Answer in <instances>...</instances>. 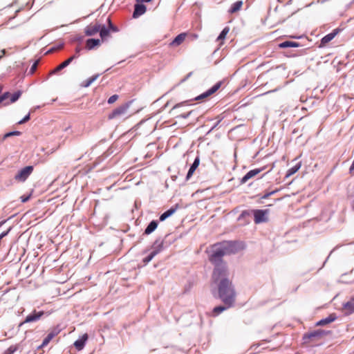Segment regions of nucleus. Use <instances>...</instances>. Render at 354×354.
Returning <instances> with one entry per match:
<instances>
[{
	"label": "nucleus",
	"mask_w": 354,
	"mask_h": 354,
	"mask_svg": "<svg viewBox=\"0 0 354 354\" xmlns=\"http://www.w3.org/2000/svg\"><path fill=\"white\" fill-rule=\"evenodd\" d=\"M229 30L230 28L228 27H225L218 37L217 40L221 41L220 45L223 44V41L225 39L227 34L229 32Z\"/></svg>",
	"instance_id": "26"
},
{
	"label": "nucleus",
	"mask_w": 354,
	"mask_h": 354,
	"mask_svg": "<svg viewBox=\"0 0 354 354\" xmlns=\"http://www.w3.org/2000/svg\"><path fill=\"white\" fill-rule=\"evenodd\" d=\"M29 198H30V196H26V197H25V196H21V201H22L23 203H26V201H28Z\"/></svg>",
	"instance_id": "41"
},
{
	"label": "nucleus",
	"mask_w": 354,
	"mask_h": 354,
	"mask_svg": "<svg viewBox=\"0 0 354 354\" xmlns=\"http://www.w3.org/2000/svg\"><path fill=\"white\" fill-rule=\"evenodd\" d=\"M218 268L213 271L212 283L218 288L219 298L227 306L231 307L235 301V292L232 283L227 279V272Z\"/></svg>",
	"instance_id": "1"
},
{
	"label": "nucleus",
	"mask_w": 354,
	"mask_h": 354,
	"mask_svg": "<svg viewBox=\"0 0 354 354\" xmlns=\"http://www.w3.org/2000/svg\"><path fill=\"white\" fill-rule=\"evenodd\" d=\"M243 6V1H238L235 3H234L230 9L229 10V12L230 13H234V12H238L239 10H241V7Z\"/></svg>",
	"instance_id": "23"
},
{
	"label": "nucleus",
	"mask_w": 354,
	"mask_h": 354,
	"mask_svg": "<svg viewBox=\"0 0 354 354\" xmlns=\"http://www.w3.org/2000/svg\"><path fill=\"white\" fill-rule=\"evenodd\" d=\"M187 33L183 32L177 35L174 39L169 44L171 47H176L180 45L185 39Z\"/></svg>",
	"instance_id": "8"
},
{
	"label": "nucleus",
	"mask_w": 354,
	"mask_h": 354,
	"mask_svg": "<svg viewBox=\"0 0 354 354\" xmlns=\"http://www.w3.org/2000/svg\"><path fill=\"white\" fill-rule=\"evenodd\" d=\"M68 64H67V62L66 61H64V62H62V64H60L59 66H57L53 71L51 73H55L61 70H62L63 68H64L65 67L68 66Z\"/></svg>",
	"instance_id": "29"
},
{
	"label": "nucleus",
	"mask_w": 354,
	"mask_h": 354,
	"mask_svg": "<svg viewBox=\"0 0 354 354\" xmlns=\"http://www.w3.org/2000/svg\"><path fill=\"white\" fill-rule=\"evenodd\" d=\"M324 334H325V333H324V330H316V331H313V332L309 333L308 334L306 335V336L308 338H310V339L311 338H320Z\"/></svg>",
	"instance_id": "24"
},
{
	"label": "nucleus",
	"mask_w": 354,
	"mask_h": 354,
	"mask_svg": "<svg viewBox=\"0 0 354 354\" xmlns=\"http://www.w3.org/2000/svg\"><path fill=\"white\" fill-rule=\"evenodd\" d=\"M58 334V332L56 331L55 330H53L52 331H50L48 335L44 338V339L43 340V342L41 345V347H44L46 346H47L49 342Z\"/></svg>",
	"instance_id": "15"
},
{
	"label": "nucleus",
	"mask_w": 354,
	"mask_h": 354,
	"mask_svg": "<svg viewBox=\"0 0 354 354\" xmlns=\"http://www.w3.org/2000/svg\"><path fill=\"white\" fill-rule=\"evenodd\" d=\"M299 44L295 41H286L279 44V47L281 48H289V47H299Z\"/></svg>",
	"instance_id": "21"
},
{
	"label": "nucleus",
	"mask_w": 354,
	"mask_h": 354,
	"mask_svg": "<svg viewBox=\"0 0 354 354\" xmlns=\"http://www.w3.org/2000/svg\"><path fill=\"white\" fill-rule=\"evenodd\" d=\"M275 192H271L270 193H268L266 194H265L262 198H268L270 195H272V194H274Z\"/></svg>",
	"instance_id": "42"
},
{
	"label": "nucleus",
	"mask_w": 354,
	"mask_h": 354,
	"mask_svg": "<svg viewBox=\"0 0 354 354\" xmlns=\"http://www.w3.org/2000/svg\"><path fill=\"white\" fill-rule=\"evenodd\" d=\"M43 315H44V312H42V311H40V312L34 311L33 313L28 315L26 317V319L24 320V322L23 323H21V324H23L24 323L36 322L38 319H39V318Z\"/></svg>",
	"instance_id": "7"
},
{
	"label": "nucleus",
	"mask_w": 354,
	"mask_h": 354,
	"mask_svg": "<svg viewBox=\"0 0 354 354\" xmlns=\"http://www.w3.org/2000/svg\"><path fill=\"white\" fill-rule=\"evenodd\" d=\"M199 162H200L199 158L198 157L196 158V159L194 160L193 164L192 165V166L190 167V168H189V169L188 171V173H187V176H186V179L187 180H189L192 177V176L194 173L195 170L198 167Z\"/></svg>",
	"instance_id": "14"
},
{
	"label": "nucleus",
	"mask_w": 354,
	"mask_h": 354,
	"mask_svg": "<svg viewBox=\"0 0 354 354\" xmlns=\"http://www.w3.org/2000/svg\"><path fill=\"white\" fill-rule=\"evenodd\" d=\"M232 247V244L230 243H223L214 245L212 248L211 254L209 259L215 266L214 270L218 268L221 270L223 273L227 272L226 266L222 261V257L230 252V248Z\"/></svg>",
	"instance_id": "2"
},
{
	"label": "nucleus",
	"mask_w": 354,
	"mask_h": 354,
	"mask_svg": "<svg viewBox=\"0 0 354 354\" xmlns=\"http://www.w3.org/2000/svg\"><path fill=\"white\" fill-rule=\"evenodd\" d=\"M336 317L335 315H330L328 317L321 319L317 323V326H324L326 324H328L329 323H331L334 320H335Z\"/></svg>",
	"instance_id": "20"
},
{
	"label": "nucleus",
	"mask_w": 354,
	"mask_h": 354,
	"mask_svg": "<svg viewBox=\"0 0 354 354\" xmlns=\"http://www.w3.org/2000/svg\"><path fill=\"white\" fill-rule=\"evenodd\" d=\"M76 58H77V56H76V55H72L71 57H70L68 59H66V60H65V61H66V62H67V64L69 65V64L72 62V61H73V59H76Z\"/></svg>",
	"instance_id": "37"
},
{
	"label": "nucleus",
	"mask_w": 354,
	"mask_h": 354,
	"mask_svg": "<svg viewBox=\"0 0 354 354\" xmlns=\"http://www.w3.org/2000/svg\"><path fill=\"white\" fill-rule=\"evenodd\" d=\"M30 113H28L27 115H26L21 120L19 121V124H24L26 122H28L29 120H30Z\"/></svg>",
	"instance_id": "33"
},
{
	"label": "nucleus",
	"mask_w": 354,
	"mask_h": 354,
	"mask_svg": "<svg viewBox=\"0 0 354 354\" xmlns=\"http://www.w3.org/2000/svg\"><path fill=\"white\" fill-rule=\"evenodd\" d=\"M111 32V31L107 28H106L104 26L100 25V29L99 32L100 37L102 38V41L106 40V38L109 36Z\"/></svg>",
	"instance_id": "18"
},
{
	"label": "nucleus",
	"mask_w": 354,
	"mask_h": 354,
	"mask_svg": "<svg viewBox=\"0 0 354 354\" xmlns=\"http://www.w3.org/2000/svg\"><path fill=\"white\" fill-rule=\"evenodd\" d=\"M220 86H221V83L216 84L211 88H209L206 92L203 93V94H201V95L197 97L196 99L200 100V99H203V98L207 97L212 95L220 88Z\"/></svg>",
	"instance_id": "9"
},
{
	"label": "nucleus",
	"mask_w": 354,
	"mask_h": 354,
	"mask_svg": "<svg viewBox=\"0 0 354 354\" xmlns=\"http://www.w3.org/2000/svg\"><path fill=\"white\" fill-rule=\"evenodd\" d=\"M138 3H142V2H150L152 0H136Z\"/></svg>",
	"instance_id": "45"
},
{
	"label": "nucleus",
	"mask_w": 354,
	"mask_h": 354,
	"mask_svg": "<svg viewBox=\"0 0 354 354\" xmlns=\"http://www.w3.org/2000/svg\"><path fill=\"white\" fill-rule=\"evenodd\" d=\"M88 339V335L86 333L84 334L80 338H79L77 340H76L74 342L75 347L78 350L81 351L86 343V342Z\"/></svg>",
	"instance_id": "10"
},
{
	"label": "nucleus",
	"mask_w": 354,
	"mask_h": 354,
	"mask_svg": "<svg viewBox=\"0 0 354 354\" xmlns=\"http://www.w3.org/2000/svg\"><path fill=\"white\" fill-rule=\"evenodd\" d=\"M300 167H301L300 164H297L294 167L289 169L287 171L286 177H289V176H292V174H294L295 173H296L299 169Z\"/></svg>",
	"instance_id": "27"
},
{
	"label": "nucleus",
	"mask_w": 354,
	"mask_h": 354,
	"mask_svg": "<svg viewBox=\"0 0 354 354\" xmlns=\"http://www.w3.org/2000/svg\"><path fill=\"white\" fill-rule=\"evenodd\" d=\"M20 133H21L19 131H13V132H10V133L6 134L5 137L7 138V137H9L11 136H19V135H20Z\"/></svg>",
	"instance_id": "35"
},
{
	"label": "nucleus",
	"mask_w": 354,
	"mask_h": 354,
	"mask_svg": "<svg viewBox=\"0 0 354 354\" xmlns=\"http://www.w3.org/2000/svg\"><path fill=\"white\" fill-rule=\"evenodd\" d=\"M100 29V24L96 23L95 24H90L84 29V32L87 36H93L97 33Z\"/></svg>",
	"instance_id": "6"
},
{
	"label": "nucleus",
	"mask_w": 354,
	"mask_h": 354,
	"mask_svg": "<svg viewBox=\"0 0 354 354\" xmlns=\"http://www.w3.org/2000/svg\"><path fill=\"white\" fill-rule=\"evenodd\" d=\"M108 24H109V27L107 28L109 29L111 32H118V28L112 24V22L109 18L108 19Z\"/></svg>",
	"instance_id": "31"
},
{
	"label": "nucleus",
	"mask_w": 354,
	"mask_h": 354,
	"mask_svg": "<svg viewBox=\"0 0 354 354\" xmlns=\"http://www.w3.org/2000/svg\"><path fill=\"white\" fill-rule=\"evenodd\" d=\"M3 55H0V59L2 57Z\"/></svg>",
	"instance_id": "49"
},
{
	"label": "nucleus",
	"mask_w": 354,
	"mask_h": 354,
	"mask_svg": "<svg viewBox=\"0 0 354 354\" xmlns=\"http://www.w3.org/2000/svg\"><path fill=\"white\" fill-rule=\"evenodd\" d=\"M81 50H82V48L80 46H77L75 48V54L74 55H76L78 57H79V54H80Z\"/></svg>",
	"instance_id": "40"
},
{
	"label": "nucleus",
	"mask_w": 354,
	"mask_h": 354,
	"mask_svg": "<svg viewBox=\"0 0 354 354\" xmlns=\"http://www.w3.org/2000/svg\"><path fill=\"white\" fill-rule=\"evenodd\" d=\"M118 99V95H113L108 99L109 104L114 103Z\"/></svg>",
	"instance_id": "32"
},
{
	"label": "nucleus",
	"mask_w": 354,
	"mask_h": 354,
	"mask_svg": "<svg viewBox=\"0 0 354 354\" xmlns=\"http://www.w3.org/2000/svg\"><path fill=\"white\" fill-rule=\"evenodd\" d=\"M1 53H2L3 55H4L5 53H6V50L3 49V50H1Z\"/></svg>",
	"instance_id": "46"
},
{
	"label": "nucleus",
	"mask_w": 354,
	"mask_h": 354,
	"mask_svg": "<svg viewBox=\"0 0 354 354\" xmlns=\"http://www.w3.org/2000/svg\"><path fill=\"white\" fill-rule=\"evenodd\" d=\"M168 215L167 214L166 212H164L162 214L160 215V221H165L167 218H168Z\"/></svg>",
	"instance_id": "38"
},
{
	"label": "nucleus",
	"mask_w": 354,
	"mask_h": 354,
	"mask_svg": "<svg viewBox=\"0 0 354 354\" xmlns=\"http://www.w3.org/2000/svg\"><path fill=\"white\" fill-rule=\"evenodd\" d=\"M37 63H38L37 62H35L32 64V66H31L30 70V73L31 74H33V73H35V70H36V68H37Z\"/></svg>",
	"instance_id": "34"
},
{
	"label": "nucleus",
	"mask_w": 354,
	"mask_h": 354,
	"mask_svg": "<svg viewBox=\"0 0 354 354\" xmlns=\"http://www.w3.org/2000/svg\"><path fill=\"white\" fill-rule=\"evenodd\" d=\"M336 34V32H333L324 36L321 40V44L319 46H325L329 41H330L335 37Z\"/></svg>",
	"instance_id": "16"
},
{
	"label": "nucleus",
	"mask_w": 354,
	"mask_h": 354,
	"mask_svg": "<svg viewBox=\"0 0 354 354\" xmlns=\"http://www.w3.org/2000/svg\"><path fill=\"white\" fill-rule=\"evenodd\" d=\"M33 171L32 166H26L19 170L15 176V180L18 182H24Z\"/></svg>",
	"instance_id": "4"
},
{
	"label": "nucleus",
	"mask_w": 354,
	"mask_h": 354,
	"mask_svg": "<svg viewBox=\"0 0 354 354\" xmlns=\"http://www.w3.org/2000/svg\"><path fill=\"white\" fill-rule=\"evenodd\" d=\"M228 308L229 307H227V306H216V307H215L213 309L211 315L212 317H216V316L218 315L220 313H221L222 312H223L224 310H225Z\"/></svg>",
	"instance_id": "25"
},
{
	"label": "nucleus",
	"mask_w": 354,
	"mask_h": 354,
	"mask_svg": "<svg viewBox=\"0 0 354 354\" xmlns=\"http://www.w3.org/2000/svg\"><path fill=\"white\" fill-rule=\"evenodd\" d=\"M344 309L348 314H351L354 312V299H351L344 305Z\"/></svg>",
	"instance_id": "19"
},
{
	"label": "nucleus",
	"mask_w": 354,
	"mask_h": 354,
	"mask_svg": "<svg viewBox=\"0 0 354 354\" xmlns=\"http://www.w3.org/2000/svg\"><path fill=\"white\" fill-rule=\"evenodd\" d=\"M8 95H9V93H6L2 96H1L0 97V103L1 102H3L5 99H6Z\"/></svg>",
	"instance_id": "39"
},
{
	"label": "nucleus",
	"mask_w": 354,
	"mask_h": 354,
	"mask_svg": "<svg viewBox=\"0 0 354 354\" xmlns=\"http://www.w3.org/2000/svg\"><path fill=\"white\" fill-rule=\"evenodd\" d=\"M193 37H194V38H195V39L198 37V36H197L196 35H194V36H193Z\"/></svg>",
	"instance_id": "47"
},
{
	"label": "nucleus",
	"mask_w": 354,
	"mask_h": 354,
	"mask_svg": "<svg viewBox=\"0 0 354 354\" xmlns=\"http://www.w3.org/2000/svg\"><path fill=\"white\" fill-rule=\"evenodd\" d=\"M263 169H255L250 170L248 171L242 178L241 182L245 183L251 178L255 176L258 174H259Z\"/></svg>",
	"instance_id": "13"
},
{
	"label": "nucleus",
	"mask_w": 354,
	"mask_h": 354,
	"mask_svg": "<svg viewBox=\"0 0 354 354\" xmlns=\"http://www.w3.org/2000/svg\"><path fill=\"white\" fill-rule=\"evenodd\" d=\"M98 77V75H94L93 77H89L86 80L83 82V86L88 87Z\"/></svg>",
	"instance_id": "28"
},
{
	"label": "nucleus",
	"mask_w": 354,
	"mask_h": 354,
	"mask_svg": "<svg viewBox=\"0 0 354 354\" xmlns=\"http://www.w3.org/2000/svg\"><path fill=\"white\" fill-rule=\"evenodd\" d=\"M146 6L142 3H138L135 5V9L133 14V17L136 18L142 15H143L146 12Z\"/></svg>",
	"instance_id": "11"
},
{
	"label": "nucleus",
	"mask_w": 354,
	"mask_h": 354,
	"mask_svg": "<svg viewBox=\"0 0 354 354\" xmlns=\"http://www.w3.org/2000/svg\"><path fill=\"white\" fill-rule=\"evenodd\" d=\"M176 208H171V209H168L167 211H166L165 212L169 217L176 212Z\"/></svg>",
	"instance_id": "36"
},
{
	"label": "nucleus",
	"mask_w": 354,
	"mask_h": 354,
	"mask_svg": "<svg viewBox=\"0 0 354 354\" xmlns=\"http://www.w3.org/2000/svg\"><path fill=\"white\" fill-rule=\"evenodd\" d=\"M189 114H190V113H187V115H185V116H184V118L187 117L188 115H189Z\"/></svg>",
	"instance_id": "48"
},
{
	"label": "nucleus",
	"mask_w": 354,
	"mask_h": 354,
	"mask_svg": "<svg viewBox=\"0 0 354 354\" xmlns=\"http://www.w3.org/2000/svg\"><path fill=\"white\" fill-rule=\"evenodd\" d=\"M161 250V247L159 246L158 248L157 249H155L154 250H153L147 257H145L143 259V263L146 265L147 263H148L149 261H151L152 260V259L157 254H158Z\"/></svg>",
	"instance_id": "17"
},
{
	"label": "nucleus",
	"mask_w": 354,
	"mask_h": 354,
	"mask_svg": "<svg viewBox=\"0 0 354 354\" xmlns=\"http://www.w3.org/2000/svg\"><path fill=\"white\" fill-rule=\"evenodd\" d=\"M353 171H354V160L353 161L352 165L350 167V172L352 173Z\"/></svg>",
	"instance_id": "44"
},
{
	"label": "nucleus",
	"mask_w": 354,
	"mask_h": 354,
	"mask_svg": "<svg viewBox=\"0 0 354 354\" xmlns=\"http://www.w3.org/2000/svg\"><path fill=\"white\" fill-rule=\"evenodd\" d=\"M185 103H186V102H183V103L177 104H176V105L173 107V109H176V108H178V107L180 106L181 105H183V104H185Z\"/></svg>",
	"instance_id": "43"
},
{
	"label": "nucleus",
	"mask_w": 354,
	"mask_h": 354,
	"mask_svg": "<svg viewBox=\"0 0 354 354\" xmlns=\"http://www.w3.org/2000/svg\"><path fill=\"white\" fill-rule=\"evenodd\" d=\"M254 221L257 224L268 221V209H254Z\"/></svg>",
	"instance_id": "5"
},
{
	"label": "nucleus",
	"mask_w": 354,
	"mask_h": 354,
	"mask_svg": "<svg viewBox=\"0 0 354 354\" xmlns=\"http://www.w3.org/2000/svg\"><path fill=\"white\" fill-rule=\"evenodd\" d=\"M21 93L20 91L16 92L11 95L10 101L11 102H16L21 96Z\"/></svg>",
	"instance_id": "30"
},
{
	"label": "nucleus",
	"mask_w": 354,
	"mask_h": 354,
	"mask_svg": "<svg viewBox=\"0 0 354 354\" xmlns=\"http://www.w3.org/2000/svg\"><path fill=\"white\" fill-rule=\"evenodd\" d=\"M129 103H126L117 107L116 109L113 110L111 113L109 114L108 119L113 120L115 118H119L122 115H125L129 108Z\"/></svg>",
	"instance_id": "3"
},
{
	"label": "nucleus",
	"mask_w": 354,
	"mask_h": 354,
	"mask_svg": "<svg viewBox=\"0 0 354 354\" xmlns=\"http://www.w3.org/2000/svg\"><path fill=\"white\" fill-rule=\"evenodd\" d=\"M101 44V40L98 39H88L86 41V48L92 50Z\"/></svg>",
	"instance_id": "12"
},
{
	"label": "nucleus",
	"mask_w": 354,
	"mask_h": 354,
	"mask_svg": "<svg viewBox=\"0 0 354 354\" xmlns=\"http://www.w3.org/2000/svg\"><path fill=\"white\" fill-rule=\"evenodd\" d=\"M158 223L156 221H152L147 227V228L145 230V234H149L151 232H153L157 227Z\"/></svg>",
	"instance_id": "22"
}]
</instances>
